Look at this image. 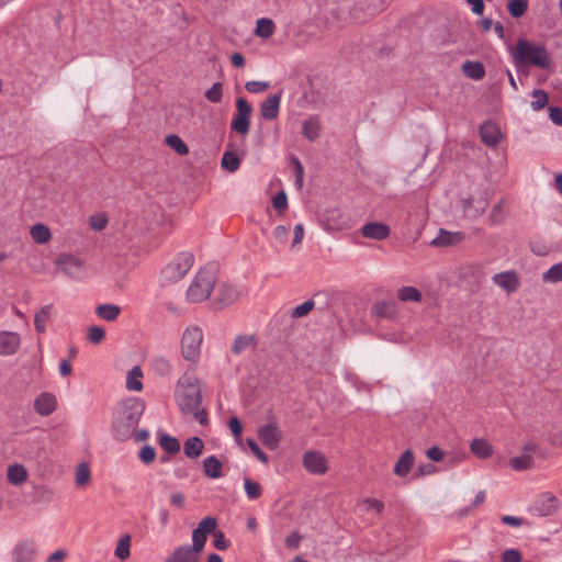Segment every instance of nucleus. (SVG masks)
Listing matches in <instances>:
<instances>
[{
    "label": "nucleus",
    "instance_id": "nucleus-64",
    "mask_svg": "<svg viewBox=\"0 0 562 562\" xmlns=\"http://www.w3.org/2000/svg\"><path fill=\"white\" fill-rule=\"evenodd\" d=\"M549 117L558 126H562V109L560 106H549Z\"/></svg>",
    "mask_w": 562,
    "mask_h": 562
},
{
    "label": "nucleus",
    "instance_id": "nucleus-1",
    "mask_svg": "<svg viewBox=\"0 0 562 562\" xmlns=\"http://www.w3.org/2000/svg\"><path fill=\"white\" fill-rule=\"evenodd\" d=\"M145 407V402L140 397H127L120 403L117 416L112 424L113 437L116 441H126L132 438Z\"/></svg>",
    "mask_w": 562,
    "mask_h": 562
},
{
    "label": "nucleus",
    "instance_id": "nucleus-14",
    "mask_svg": "<svg viewBox=\"0 0 562 562\" xmlns=\"http://www.w3.org/2000/svg\"><path fill=\"white\" fill-rule=\"evenodd\" d=\"M465 239V234L461 231L450 232L440 228L438 235L432 239L431 245L436 247H450L462 243Z\"/></svg>",
    "mask_w": 562,
    "mask_h": 562
},
{
    "label": "nucleus",
    "instance_id": "nucleus-4",
    "mask_svg": "<svg viewBox=\"0 0 562 562\" xmlns=\"http://www.w3.org/2000/svg\"><path fill=\"white\" fill-rule=\"evenodd\" d=\"M215 283L216 274L213 267L200 269L187 290V300L190 303H201L207 300Z\"/></svg>",
    "mask_w": 562,
    "mask_h": 562
},
{
    "label": "nucleus",
    "instance_id": "nucleus-18",
    "mask_svg": "<svg viewBox=\"0 0 562 562\" xmlns=\"http://www.w3.org/2000/svg\"><path fill=\"white\" fill-rule=\"evenodd\" d=\"M35 544L31 540L19 541L12 550V559L15 562H29L35 557Z\"/></svg>",
    "mask_w": 562,
    "mask_h": 562
},
{
    "label": "nucleus",
    "instance_id": "nucleus-7",
    "mask_svg": "<svg viewBox=\"0 0 562 562\" xmlns=\"http://www.w3.org/2000/svg\"><path fill=\"white\" fill-rule=\"evenodd\" d=\"M202 329L198 326L187 327L181 338L182 356L188 361H195L201 353Z\"/></svg>",
    "mask_w": 562,
    "mask_h": 562
},
{
    "label": "nucleus",
    "instance_id": "nucleus-11",
    "mask_svg": "<svg viewBox=\"0 0 562 562\" xmlns=\"http://www.w3.org/2000/svg\"><path fill=\"white\" fill-rule=\"evenodd\" d=\"M258 436L262 443L270 450L277 449L282 439V432L276 423H269L260 427Z\"/></svg>",
    "mask_w": 562,
    "mask_h": 562
},
{
    "label": "nucleus",
    "instance_id": "nucleus-54",
    "mask_svg": "<svg viewBox=\"0 0 562 562\" xmlns=\"http://www.w3.org/2000/svg\"><path fill=\"white\" fill-rule=\"evenodd\" d=\"M90 480V469L86 463H80L76 469V483L85 485Z\"/></svg>",
    "mask_w": 562,
    "mask_h": 562
},
{
    "label": "nucleus",
    "instance_id": "nucleus-48",
    "mask_svg": "<svg viewBox=\"0 0 562 562\" xmlns=\"http://www.w3.org/2000/svg\"><path fill=\"white\" fill-rule=\"evenodd\" d=\"M207 540V535L204 533L199 527H196L192 531V544H190V548L195 550L199 553L203 552V549L205 547Z\"/></svg>",
    "mask_w": 562,
    "mask_h": 562
},
{
    "label": "nucleus",
    "instance_id": "nucleus-8",
    "mask_svg": "<svg viewBox=\"0 0 562 562\" xmlns=\"http://www.w3.org/2000/svg\"><path fill=\"white\" fill-rule=\"evenodd\" d=\"M55 265L58 270L72 279L81 280L85 277V261L79 257L70 254H60L57 257Z\"/></svg>",
    "mask_w": 562,
    "mask_h": 562
},
{
    "label": "nucleus",
    "instance_id": "nucleus-38",
    "mask_svg": "<svg viewBox=\"0 0 562 562\" xmlns=\"http://www.w3.org/2000/svg\"><path fill=\"white\" fill-rule=\"evenodd\" d=\"M397 299L402 302H420L423 295L417 288L406 285L397 290Z\"/></svg>",
    "mask_w": 562,
    "mask_h": 562
},
{
    "label": "nucleus",
    "instance_id": "nucleus-41",
    "mask_svg": "<svg viewBox=\"0 0 562 562\" xmlns=\"http://www.w3.org/2000/svg\"><path fill=\"white\" fill-rule=\"evenodd\" d=\"M509 465L518 472L529 470L533 465V459L529 454L516 456L509 459Z\"/></svg>",
    "mask_w": 562,
    "mask_h": 562
},
{
    "label": "nucleus",
    "instance_id": "nucleus-28",
    "mask_svg": "<svg viewBox=\"0 0 562 562\" xmlns=\"http://www.w3.org/2000/svg\"><path fill=\"white\" fill-rule=\"evenodd\" d=\"M157 439L161 449L170 456L177 454L181 449L179 440L169 434L158 432Z\"/></svg>",
    "mask_w": 562,
    "mask_h": 562
},
{
    "label": "nucleus",
    "instance_id": "nucleus-49",
    "mask_svg": "<svg viewBox=\"0 0 562 562\" xmlns=\"http://www.w3.org/2000/svg\"><path fill=\"white\" fill-rule=\"evenodd\" d=\"M204 97L212 103H218L223 99V83L217 81L204 92Z\"/></svg>",
    "mask_w": 562,
    "mask_h": 562
},
{
    "label": "nucleus",
    "instance_id": "nucleus-59",
    "mask_svg": "<svg viewBox=\"0 0 562 562\" xmlns=\"http://www.w3.org/2000/svg\"><path fill=\"white\" fill-rule=\"evenodd\" d=\"M522 554L518 549H507L502 553V562H521Z\"/></svg>",
    "mask_w": 562,
    "mask_h": 562
},
{
    "label": "nucleus",
    "instance_id": "nucleus-19",
    "mask_svg": "<svg viewBox=\"0 0 562 562\" xmlns=\"http://www.w3.org/2000/svg\"><path fill=\"white\" fill-rule=\"evenodd\" d=\"M390 227L381 222H370L362 226L361 234L366 238L374 240H384L390 236Z\"/></svg>",
    "mask_w": 562,
    "mask_h": 562
},
{
    "label": "nucleus",
    "instance_id": "nucleus-13",
    "mask_svg": "<svg viewBox=\"0 0 562 562\" xmlns=\"http://www.w3.org/2000/svg\"><path fill=\"white\" fill-rule=\"evenodd\" d=\"M201 553L190 548V544L179 546L164 560V562H200Z\"/></svg>",
    "mask_w": 562,
    "mask_h": 562
},
{
    "label": "nucleus",
    "instance_id": "nucleus-24",
    "mask_svg": "<svg viewBox=\"0 0 562 562\" xmlns=\"http://www.w3.org/2000/svg\"><path fill=\"white\" fill-rule=\"evenodd\" d=\"M414 453L411 449H406L396 461L393 472L395 475L404 477L406 476L414 465Z\"/></svg>",
    "mask_w": 562,
    "mask_h": 562
},
{
    "label": "nucleus",
    "instance_id": "nucleus-23",
    "mask_svg": "<svg viewBox=\"0 0 562 562\" xmlns=\"http://www.w3.org/2000/svg\"><path fill=\"white\" fill-rule=\"evenodd\" d=\"M481 140L486 146H496L502 137L499 128L492 122H485L479 131Z\"/></svg>",
    "mask_w": 562,
    "mask_h": 562
},
{
    "label": "nucleus",
    "instance_id": "nucleus-9",
    "mask_svg": "<svg viewBox=\"0 0 562 562\" xmlns=\"http://www.w3.org/2000/svg\"><path fill=\"white\" fill-rule=\"evenodd\" d=\"M558 509L559 499L549 492L539 494L529 507L530 514L537 517L552 516Z\"/></svg>",
    "mask_w": 562,
    "mask_h": 562
},
{
    "label": "nucleus",
    "instance_id": "nucleus-29",
    "mask_svg": "<svg viewBox=\"0 0 562 562\" xmlns=\"http://www.w3.org/2000/svg\"><path fill=\"white\" fill-rule=\"evenodd\" d=\"M95 314L103 321L113 322L120 316L121 307L112 303L100 304L95 307Z\"/></svg>",
    "mask_w": 562,
    "mask_h": 562
},
{
    "label": "nucleus",
    "instance_id": "nucleus-31",
    "mask_svg": "<svg viewBox=\"0 0 562 562\" xmlns=\"http://www.w3.org/2000/svg\"><path fill=\"white\" fill-rule=\"evenodd\" d=\"M204 449V442L200 437H190L184 442L183 452L187 458H198Z\"/></svg>",
    "mask_w": 562,
    "mask_h": 562
},
{
    "label": "nucleus",
    "instance_id": "nucleus-21",
    "mask_svg": "<svg viewBox=\"0 0 562 562\" xmlns=\"http://www.w3.org/2000/svg\"><path fill=\"white\" fill-rule=\"evenodd\" d=\"M493 282L507 293L516 292L519 286V279L515 271H504L495 273L492 278Z\"/></svg>",
    "mask_w": 562,
    "mask_h": 562
},
{
    "label": "nucleus",
    "instance_id": "nucleus-50",
    "mask_svg": "<svg viewBox=\"0 0 562 562\" xmlns=\"http://www.w3.org/2000/svg\"><path fill=\"white\" fill-rule=\"evenodd\" d=\"M290 165L293 167V172L295 177V186L301 188L304 181V168L301 160L296 156H291Z\"/></svg>",
    "mask_w": 562,
    "mask_h": 562
},
{
    "label": "nucleus",
    "instance_id": "nucleus-46",
    "mask_svg": "<svg viewBox=\"0 0 562 562\" xmlns=\"http://www.w3.org/2000/svg\"><path fill=\"white\" fill-rule=\"evenodd\" d=\"M532 97L535 100L530 102V106L533 111L542 110L549 102V94L542 89H535Z\"/></svg>",
    "mask_w": 562,
    "mask_h": 562
},
{
    "label": "nucleus",
    "instance_id": "nucleus-44",
    "mask_svg": "<svg viewBox=\"0 0 562 562\" xmlns=\"http://www.w3.org/2000/svg\"><path fill=\"white\" fill-rule=\"evenodd\" d=\"M512 18H521L528 9V0H510L507 4Z\"/></svg>",
    "mask_w": 562,
    "mask_h": 562
},
{
    "label": "nucleus",
    "instance_id": "nucleus-22",
    "mask_svg": "<svg viewBox=\"0 0 562 562\" xmlns=\"http://www.w3.org/2000/svg\"><path fill=\"white\" fill-rule=\"evenodd\" d=\"M20 347V336L13 331L0 333V355L11 356L14 355Z\"/></svg>",
    "mask_w": 562,
    "mask_h": 562
},
{
    "label": "nucleus",
    "instance_id": "nucleus-15",
    "mask_svg": "<svg viewBox=\"0 0 562 562\" xmlns=\"http://www.w3.org/2000/svg\"><path fill=\"white\" fill-rule=\"evenodd\" d=\"M282 92L279 91L272 95H269L260 104V115L268 121H272L278 117L280 112Z\"/></svg>",
    "mask_w": 562,
    "mask_h": 562
},
{
    "label": "nucleus",
    "instance_id": "nucleus-2",
    "mask_svg": "<svg viewBox=\"0 0 562 562\" xmlns=\"http://www.w3.org/2000/svg\"><path fill=\"white\" fill-rule=\"evenodd\" d=\"M510 54L516 65L536 66L540 69L551 66V56L543 44L519 38L516 46L510 48Z\"/></svg>",
    "mask_w": 562,
    "mask_h": 562
},
{
    "label": "nucleus",
    "instance_id": "nucleus-27",
    "mask_svg": "<svg viewBox=\"0 0 562 562\" xmlns=\"http://www.w3.org/2000/svg\"><path fill=\"white\" fill-rule=\"evenodd\" d=\"M302 135L310 142H315L319 137L321 124L316 116H311L303 122Z\"/></svg>",
    "mask_w": 562,
    "mask_h": 562
},
{
    "label": "nucleus",
    "instance_id": "nucleus-3",
    "mask_svg": "<svg viewBox=\"0 0 562 562\" xmlns=\"http://www.w3.org/2000/svg\"><path fill=\"white\" fill-rule=\"evenodd\" d=\"M179 390L176 393L178 405L182 413L196 411L201 406V391L195 376L183 374L178 380Z\"/></svg>",
    "mask_w": 562,
    "mask_h": 562
},
{
    "label": "nucleus",
    "instance_id": "nucleus-5",
    "mask_svg": "<svg viewBox=\"0 0 562 562\" xmlns=\"http://www.w3.org/2000/svg\"><path fill=\"white\" fill-rule=\"evenodd\" d=\"M194 256L189 251L178 254L173 260L160 271V279L164 284L176 283L181 280L192 268Z\"/></svg>",
    "mask_w": 562,
    "mask_h": 562
},
{
    "label": "nucleus",
    "instance_id": "nucleus-35",
    "mask_svg": "<svg viewBox=\"0 0 562 562\" xmlns=\"http://www.w3.org/2000/svg\"><path fill=\"white\" fill-rule=\"evenodd\" d=\"M30 234L33 240L40 245L46 244L52 237L49 228L42 223L33 225Z\"/></svg>",
    "mask_w": 562,
    "mask_h": 562
},
{
    "label": "nucleus",
    "instance_id": "nucleus-17",
    "mask_svg": "<svg viewBox=\"0 0 562 562\" xmlns=\"http://www.w3.org/2000/svg\"><path fill=\"white\" fill-rule=\"evenodd\" d=\"M57 407V400L54 394L43 392L34 400V411L41 416L50 415Z\"/></svg>",
    "mask_w": 562,
    "mask_h": 562
},
{
    "label": "nucleus",
    "instance_id": "nucleus-60",
    "mask_svg": "<svg viewBox=\"0 0 562 562\" xmlns=\"http://www.w3.org/2000/svg\"><path fill=\"white\" fill-rule=\"evenodd\" d=\"M302 538V535L294 530L286 536L284 544L288 549L295 550L300 547Z\"/></svg>",
    "mask_w": 562,
    "mask_h": 562
},
{
    "label": "nucleus",
    "instance_id": "nucleus-34",
    "mask_svg": "<svg viewBox=\"0 0 562 562\" xmlns=\"http://www.w3.org/2000/svg\"><path fill=\"white\" fill-rule=\"evenodd\" d=\"M7 476L11 484L19 485L26 481L27 472L22 464H13L9 467Z\"/></svg>",
    "mask_w": 562,
    "mask_h": 562
},
{
    "label": "nucleus",
    "instance_id": "nucleus-51",
    "mask_svg": "<svg viewBox=\"0 0 562 562\" xmlns=\"http://www.w3.org/2000/svg\"><path fill=\"white\" fill-rule=\"evenodd\" d=\"M315 307V302L313 300H307L302 304L294 307L291 312V316L293 318H301L306 316L313 308Z\"/></svg>",
    "mask_w": 562,
    "mask_h": 562
},
{
    "label": "nucleus",
    "instance_id": "nucleus-37",
    "mask_svg": "<svg viewBox=\"0 0 562 562\" xmlns=\"http://www.w3.org/2000/svg\"><path fill=\"white\" fill-rule=\"evenodd\" d=\"M274 22L269 18H261L257 20L255 34L262 38H269L274 33Z\"/></svg>",
    "mask_w": 562,
    "mask_h": 562
},
{
    "label": "nucleus",
    "instance_id": "nucleus-42",
    "mask_svg": "<svg viewBox=\"0 0 562 562\" xmlns=\"http://www.w3.org/2000/svg\"><path fill=\"white\" fill-rule=\"evenodd\" d=\"M165 142L178 155L184 156L189 154V147L180 136L176 134L168 135Z\"/></svg>",
    "mask_w": 562,
    "mask_h": 562
},
{
    "label": "nucleus",
    "instance_id": "nucleus-52",
    "mask_svg": "<svg viewBox=\"0 0 562 562\" xmlns=\"http://www.w3.org/2000/svg\"><path fill=\"white\" fill-rule=\"evenodd\" d=\"M138 458L144 464H150L156 459V449L150 445H145L138 451Z\"/></svg>",
    "mask_w": 562,
    "mask_h": 562
},
{
    "label": "nucleus",
    "instance_id": "nucleus-12",
    "mask_svg": "<svg viewBox=\"0 0 562 562\" xmlns=\"http://www.w3.org/2000/svg\"><path fill=\"white\" fill-rule=\"evenodd\" d=\"M303 464L312 474H324L327 471L325 457L317 451H307L303 456Z\"/></svg>",
    "mask_w": 562,
    "mask_h": 562
},
{
    "label": "nucleus",
    "instance_id": "nucleus-57",
    "mask_svg": "<svg viewBox=\"0 0 562 562\" xmlns=\"http://www.w3.org/2000/svg\"><path fill=\"white\" fill-rule=\"evenodd\" d=\"M269 88L268 81H247L245 83V89L250 93H262Z\"/></svg>",
    "mask_w": 562,
    "mask_h": 562
},
{
    "label": "nucleus",
    "instance_id": "nucleus-43",
    "mask_svg": "<svg viewBox=\"0 0 562 562\" xmlns=\"http://www.w3.org/2000/svg\"><path fill=\"white\" fill-rule=\"evenodd\" d=\"M221 165L223 169L235 172L240 166V159L235 151L227 150L222 156Z\"/></svg>",
    "mask_w": 562,
    "mask_h": 562
},
{
    "label": "nucleus",
    "instance_id": "nucleus-56",
    "mask_svg": "<svg viewBox=\"0 0 562 562\" xmlns=\"http://www.w3.org/2000/svg\"><path fill=\"white\" fill-rule=\"evenodd\" d=\"M105 337V330L101 326H91L88 330V339L92 344H100Z\"/></svg>",
    "mask_w": 562,
    "mask_h": 562
},
{
    "label": "nucleus",
    "instance_id": "nucleus-39",
    "mask_svg": "<svg viewBox=\"0 0 562 562\" xmlns=\"http://www.w3.org/2000/svg\"><path fill=\"white\" fill-rule=\"evenodd\" d=\"M131 541H132V537L130 533H125L119 539L117 546L114 551V554L119 560L124 561L130 558Z\"/></svg>",
    "mask_w": 562,
    "mask_h": 562
},
{
    "label": "nucleus",
    "instance_id": "nucleus-62",
    "mask_svg": "<svg viewBox=\"0 0 562 562\" xmlns=\"http://www.w3.org/2000/svg\"><path fill=\"white\" fill-rule=\"evenodd\" d=\"M228 427L236 439H239L243 434V424L238 417H231L228 420Z\"/></svg>",
    "mask_w": 562,
    "mask_h": 562
},
{
    "label": "nucleus",
    "instance_id": "nucleus-45",
    "mask_svg": "<svg viewBox=\"0 0 562 562\" xmlns=\"http://www.w3.org/2000/svg\"><path fill=\"white\" fill-rule=\"evenodd\" d=\"M245 493L250 501L258 499L262 495V487L259 483L249 477L244 479Z\"/></svg>",
    "mask_w": 562,
    "mask_h": 562
},
{
    "label": "nucleus",
    "instance_id": "nucleus-25",
    "mask_svg": "<svg viewBox=\"0 0 562 562\" xmlns=\"http://www.w3.org/2000/svg\"><path fill=\"white\" fill-rule=\"evenodd\" d=\"M372 313L382 318L393 319L397 316V303L395 301H381L372 307Z\"/></svg>",
    "mask_w": 562,
    "mask_h": 562
},
{
    "label": "nucleus",
    "instance_id": "nucleus-61",
    "mask_svg": "<svg viewBox=\"0 0 562 562\" xmlns=\"http://www.w3.org/2000/svg\"><path fill=\"white\" fill-rule=\"evenodd\" d=\"M231 542L228 539H226L223 531L217 530L214 533V547L217 550H226L229 547Z\"/></svg>",
    "mask_w": 562,
    "mask_h": 562
},
{
    "label": "nucleus",
    "instance_id": "nucleus-47",
    "mask_svg": "<svg viewBox=\"0 0 562 562\" xmlns=\"http://www.w3.org/2000/svg\"><path fill=\"white\" fill-rule=\"evenodd\" d=\"M544 282L557 283L562 281V261L551 266L543 274Z\"/></svg>",
    "mask_w": 562,
    "mask_h": 562
},
{
    "label": "nucleus",
    "instance_id": "nucleus-10",
    "mask_svg": "<svg viewBox=\"0 0 562 562\" xmlns=\"http://www.w3.org/2000/svg\"><path fill=\"white\" fill-rule=\"evenodd\" d=\"M245 294L244 288L224 282L216 290V301L222 306H228L240 300Z\"/></svg>",
    "mask_w": 562,
    "mask_h": 562
},
{
    "label": "nucleus",
    "instance_id": "nucleus-55",
    "mask_svg": "<svg viewBox=\"0 0 562 562\" xmlns=\"http://www.w3.org/2000/svg\"><path fill=\"white\" fill-rule=\"evenodd\" d=\"M198 527L209 536L210 533H215L217 531V521L214 517L207 516L199 522Z\"/></svg>",
    "mask_w": 562,
    "mask_h": 562
},
{
    "label": "nucleus",
    "instance_id": "nucleus-16",
    "mask_svg": "<svg viewBox=\"0 0 562 562\" xmlns=\"http://www.w3.org/2000/svg\"><path fill=\"white\" fill-rule=\"evenodd\" d=\"M488 206V201L483 195L470 196L463 200V212L465 216L476 218L481 216Z\"/></svg>",
    "mask_w": 562,
    "mask_h": 562
},
{
    "label": "nucleus",
    "instance_id": "nucleus-36",
    "mask_svg": "<svg viewBox=\"0 0 562 562\" xmlns=\"http://www.w3.org/2000/svg\"><path fill=\"white\" fill-rule=\"evenodd\" d=\"M153 371L159 376H169L172 373V366L168 359L165 357L158 356L155 357L151 361Z\"/></svg>",
    "mask_w": 562,
    "mask_h": 562
},
{
    "label": "nucleus",
    "instance_id": "nucleus-6",
    "mask_svg": "<svg viewBox=\"0 0 562 562\" xmlns=\"http://www.w3.org/2000/svg\"><path fill=\"white\" fill-rule=\"evenodd\" d=\"M236 111L231 121V131L246 136L250 131V119L252 114L251 104L244 97H238L235 101Z\"/></svg>",
    "mask_w": 562,
    "mask_h": 562
},
{
    "label": "nucleus",
    "instance_id": "nucleus-63",
    "mask_svg": "<svg viewBox=\"0 0 562 562\" xmlns=\"http://www.w3.org/2000/svg\"><path fill=\"white\" fill-rule=\"evenodd\" d=\"M363 504L368 510H374L376 514H381L384 509V503L376 498H366Z\"/></svg>",
    "mask_w": 562,
    "mask_h": 562
},
{
    "label": "nucleus",
    "instance_id": "nucleus-33",
    "mask_svg": "<svg viewBox=\"0 0 562 562\" xmlns=\"http://www.w3.org/2000/svg\"><path fill=\"white\" fill-rule=\"evenodd\" d=\"M470 450L481 459H487L493 454L492 446L484 439H474L470 445Z\"/></svg>",
    "mask_w": 562,
    "mask_h": 562
},
{
    "label": "nucleus",
    "instance_id": "nucleus-26",
    "mask_svg": "<svg viewBox=\"0 0 562 562\" xmlns=\"http://www.w3.org/2000/svg\"><path fill=\"white\" fill-rule=\"evenodd\" d=\"M203 472L210 479H220L223 475V463L215 456H209L203 461Z\"/></svg>",
    "mask_w": 562,
    "mask_h": 562
},
{
    "label": "nucleus",
    "instance_id": "nucleus-58",
    "mask_svg": "<svg viewBox=\"0 0 562 562\" xmlns=\"http://www.w3.org/2000/svg\"><path fill=\"white\" fill-rule=\"evenodd\" d=\"M272 205L278 212H282L288 207V196L284 191H280L273 196Z\"/></svg>",
    "mask_w": 562,
    "mask_h": 562
},
{
    "label": "nucleus",
    "instance_id": "nucleus-20",
    "mask_svg": "<svg viewBox=\"0 0 562 562\" xmlns=\"http://www.w3.org/2000/svg\"><path fill=\"white\" fill-rule=\"evenodd\" d=\"M258 345V339L255 335H238L234 338L231 352L234 356H240L246 351L256 350Z\"/></svg>",
    "mask_w": 562,
    "mask_h": 562
},
{
    "label": "nucleus",
    "instance_id": "nucleus-53",
    "mask_svg": "<svg viewBox=\"0 0 562 562\" xmlns=\"http://www.w3.org/2000/svg\"><path fill=\"white\" fill-rule=\"evenodd\" d=\"M249 449L251 452L257 457V459L262 462L263 464H267L269 462L268 456L265 453V451L259 447V445L252 438H247L246 440Z\"/></svg>",
    "mask_w": 562,
    "mask_h": 562
},
{
    "label": "nucleus",
    "instance_id": "nucleus-30",
    "mask_svg": "<svg viewBox=\"0 0 562 562\" xmlns=\"http://www.w3.org/2000/svg\"><path fill=\"white\" fill-rule=\"evenodd\" d=\"M462 70L468 78L473 80H481L485 76V68L480 61L467 60L462 65Z\"/></svg>",
    "mask_w": 562,
    "mask_h": 562
},
{
    "label": "nucleus",
    "instance_id": "nucleus-32",
    "mask_svg": "<svg viewBox=\"0 0 562 562\" xmlns=\"http://www.w3.org/2000/svg\"><path fill=\"white\" fill-rule=\"evenodd\" d=\"M143 371L138 366L133 367L126 376V389L130 391L140 392L143 390Z\"/></svg>",
    "mask_w": 562,
    "mask_h": 562
},
{
    "label": "nucleus",
    "instance_id": "nucleus-40",
    "mask_svg": "<svg viewBox=\"0 0 562 562\" xmlns=\"http://www.w3.org/2000/svg\"><path fill=\"white\" fill-rule=\"evenodd\" d=\"M52 305H44L40 308V311L35 314L34 325L37 333L43 334L46 330V323L49 319Z\"/></svg>",
    "mask_w": 562,
    "mask_h": 562
}]
</instances>
